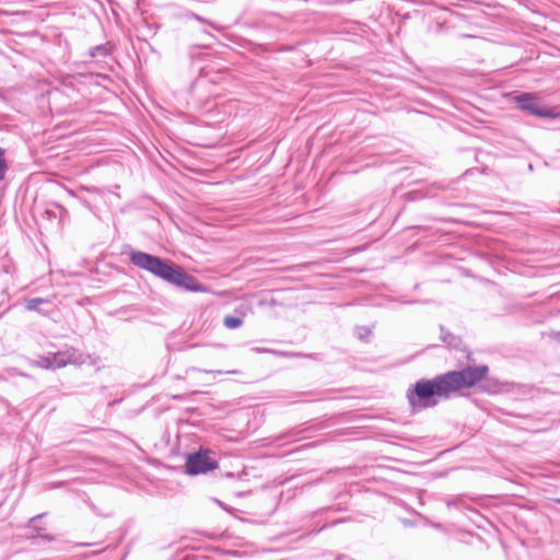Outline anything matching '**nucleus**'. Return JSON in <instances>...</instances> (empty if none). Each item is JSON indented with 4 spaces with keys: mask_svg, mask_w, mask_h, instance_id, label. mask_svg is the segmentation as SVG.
I'll use <instances>...</instances> for the list:
<instances>
[{
    "mask_svg": "<svg viewBox=\"0 0 560 560\" xmlns=\"http://www.w3.org/2000/svg\"><path fill=\"white\" fill-rule=\"evenodd\" d=\"M488 371L487 365H474L451 371L431 380H419L406 394L411 411L418 412L434 407L438 404L436 397H447L450 393L475 386Z\"/></svg>",
    "mask_w": 560,
    "mask_h": 560,
    "instance_id": "nucleus-1",
    "label": "nucleus"
},
{
    "mask_svg": "<svg viewBox=\"0 0 560 560\" xmlns=\"http://www.w3.org/2000/svg\"><path fill=\"white\" fill-rule=\"evenodd\" d=\"M130 261L167 284L187 292H206L207 288L196 277L186 272L184 268L173 260L151 255L144 252H131Z\"/></svg>",
    "mask_w": 560,
    "mask_h": 560,
    "instance_id": "nucleus-2",
    "label": "nucleus"
},
{
    "mask_svg": "<svg viewBox=\"0 0 560 560\" xmlns=\"http://www.w3.org/2000/svg\"><path fill=\"white\" fill-rule=\"evenodd\" d=\"M40 361L44 368L52 370L61 369L68 364H82L84 362L83 354L74 348L48 353L42 357Z\"/></svg>",
    "mask_w": 560,
    "mask_h": 560,
    "instance_id": "nucleus-3",
    "label": "nucleus"
},
{
    "mask_svg": "<svg viewBox=\"0 0 560 560\" xmlns=\"http://www.w3.org/2000/svg\"><path fill=\"white\" fill-rule=\"evenodd\" d=\"M218 467V462L210 457L209 451L199 450L187 456L185 471L190 476L207 474Z\"/></svg>",
    "mask_w": 560,
    "mask_h": 560,
    "instance_id": "nucleus-4",
    "label": "nucleus"
},
{
    "mask_svg": "<svg viewBox=\"0 0 560 560\" xmlns=\"http://www.w3.org/2000/svg\"><path fill=\"white\" fill-rule=\"evenodd\" d=\"M515 101L522 109L527 110L536 116L547 118H555L558 116L553 109L541 106L534 95L524 94L515 97Z\"/></svg>",
    "mask_w": 560,
    "mask_h": 560,
    "instance_id": "nucleus-5",
    "label": "nucleus"
},
{
    "mask_svg": "<svg viewBox=\"0 0 560 560\" xmlns=\"http://www.w3.org/2000/svg\"><path fill=\"white\" fill-rule=\"evenodd\" d=\"M441 339L443 342L447 343L448 347L458 349L462 345V340L459 337L453 335L450 331H445L444 328L441 326Z\"/></svg>",
    "mask_w": 560,
    "mask_h": 560,
    "instance_id": "nucleus-6",
    "label": "nucleus"
},
{
    "mask_svg": "<svg viewBox=\"0 0 560 560\" xmlns=\"http://www.w3.org/2000/svg\"><path fill=\"white\" fill-rule=\"evenodd\" d=\"M48 303H49L48 300H45L42 298H32V299L26 300L25 307L27 311L38 312V313L44 314L45 311L43 308H40V305L48 304Z\"/></svg>",
    "mask_w": 560,
    "mask_h": 560,
    "instance_id": "nucleus-7",
    "label": "nucleus"
},
{
    "mask_svg": "<svg viewBox=\"0 0 560 560\" xmlns=\"http://www.w3.org/2000/svg\"><path fill=\"white\" fill-rule=\"evenodd\" d=\"M243 319L235 315H226L223 318V325L229 329H236L242 326Z\"/></svg>",
    "mask_w": 560,
    "mask_h": 560,
    "instance_id": "nucleus-8",
    "label": "nucleus"
},
{
    "mask_svg": "<svg viewBox=\"0 0 560 560\" xmlns=\"http://www.w3.org/2000/svg\"><path fill=\"white\" fill-rule=\"evenodd\" d=\"M448 508L464 509L466 508L465 499L463 494L454 495L445 501Z\"/></svg>",
    "mask_w": 560,
    "mask_h": 560,
    "instance_id": "nucleus-9",
    "label": "nucleus"
},
{
    "mask_svg": "<svg viewBox=\"0 0 560 560\" xmlns=\"http://www.w3.org/2000/svg\"><path fill=\"white\" fill-rule=\"evenodd\" d=\"M192 371L203 372V373H207V374H218V375H222V374H237V371H235V370L223 372L221 370H217V371L209 370L208 371V370H201V369L194 368Z\"/></svg>",
    "mask_w": 560,
    "mask_h": 560,
    "instance_id": "nucleus-10",
    "label": "nucleus"
},
{
    "mask_svg": "<svg viewBox=\"0 0 560 560\" xmlns=\"http://www.w3.org/2000/svg\"><path fill=\"white\" fill-rule=\"evenodd\" d=\"M248 310H249V306H248V305H246V304H241V305H240V306H237V307L235 308V311H234V312H235V314H236L235 316H238V317H241V318L244 320V317L246 316V314H247V311H248Z\"/></svg>",
    "mask_w": 560,
    "mask_h": 560,
    "instance_id": "nucleus-11",
    "label": "nucleus"
},
{
    "mask_svg": "<svg viewBox=\"0 0 560 560\" xmlns=\"http://www.w3.org/2000/svg\"><path fill=\"white\" fill-rule=\"evenodd\" d=\"M371 334V330L365 327L358 328V337L363 340L368 338V336Z\"/></svg>",
    "mask_w": 560,
    "mask_h": 560,
    "instance_id": "nucleus-12",
    "label": "nucleus"
},
{
    "mask_svg": "<svg viewBox=\"0 0 560 560\" xmlns=\"http://www.w3.org/2000/svg\"><path fill=\"white\" fill-rule=\"evenodd\" d=\"M4 170H5V165H4V160H3V152H2V150H0V179L4 175Z\"/></svg>",
    "mask_w": 560,
    "mask_h": 560,
    "instance_id": "nucleus-13",
    "label": "nucleus"
},
{
    "mask_svg": "<svg viewBox=\"0 0 560 560\" xmlns=\"http://www.w3.org/2000/svg\"><path fill=\"white\" fill-rule=\"evenodd\" d=\"M341 521H335V522H331V523H328V524H325L323 525V527L320 529H325L327 527H330V526H335L336 524L340 523Z\"/></svg>",
    "mask_w": 560,
    "mask_h": 560,
    "instance_id": "nucleus-14",
    "label": "nucleus"
},
{
    "mask_svg": "<svg viewBox=\"0 0 560 560\" xmlns=\"http://www.w3.org/2000/svg\"><path fill=\"white\" fill-rule=\"evenodd\" d=\"M40 538H43L44 540L51 541L54 539V536H51V535H43V536H40Z\"/></svg>",
    "mask_w": 560,
    "mask_h": 560,
    "instance_id": "nucleus-15",
    "label": "nucleus"
},
{
    "mask_svg": "<svg viewBox=\"0 0 560 560\" xmlns=\"http://www.w3.org/2000/svg\"><path fill=\"white\" fill-rule=\"evenodd\" d=\"M229 553H231L233 556H240V551H237V550L229 551Z\"/></svg>",
    "mask_w": 560,
    "mask_h": 560,
    "instance_id": "nucleus-16",
    "label": "nucleus"
},
{
    "mask_svg": "<svg viewBox=\"0 0 560 560\" xmlns=\"http://www.w3.org/2000/svg\"><path fill=\"white\" fill-rule=\"evenodd\" d=\"M39 517H42V515L34 516L33 518H31V523H34Z\"/></svg>",
    "mask_w": 560,
    "mask_h": 560,
    "instance_id": "nucleus-17",
    "label": "nucleus"
},
{
    "mask_svg": "<svg viewBox=\"0 0 560 560\" xmlns=\"http://www.w3.org/2000/svg\"><path fill=\"white\" fill-rule=\"evenodd\" d=\"M336 560H345V556L343 555H339Z\"/></svg>",
    "mask_w": 560,
    "mask_h": 560,
    "instance_id": "nucleus-18",
    "label": "nucleus"
},
{
    "mask_svg": "<svg viewBox=\"0 0 560 560\" xmlns=\"http://www.w3.org/2000/svg\"><path fill=\"white\" fill-rule=\"evenodd\" d=\"M432 526L435 527V528H440L441 524L436 523V524H432Z\"/></svg>",
    "mask_w": 560,
    "mask_h": 560,
    "instance_id": "nucleus-19",
    "label": "nucleus"
},
{
    "mask_svg": "<svg viewBox=\"0 0 560 560\" xmlns=\"http://www.w3.org/2000/svg\"><path fill=\"white\" fill-rule=\"evenodd\" d=\"M557 335H558V336H559V338H560V332H558Z\"/></svg>",
    "mask_w": 560,
    "mask_h": 560,
    "instance_id": "nucleus-20",
    "label": "nucleus"
}]
</instances>
